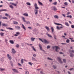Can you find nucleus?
I'll return each mask as SVG.
<instances>
[{
  "instance_id": "obj_48",
  "label": "nucleus",
  "mask_w": 74,
  "mask_h": 74,
  "mask_svg": "<svg viewBox=\"0 0 74 74\" xmlns=\"http://www.w3.org/2000/svg\"><path fill=\"white\" fill-rule=\"evenodd\" d=\"M3 19H8V18H7V17H3Z\"/></svg>"
},
{
  "instance_id": "obj_44",
  "label": "nucleus",
  "mask_w": 74,
  "mask_h": 74,
  "mask_svg": "<svg viewBox=\"0 0 74 74\" xmlns=\"http://www.w3.org/2000/svg\"><path fill=\"white\" fill-rule=\"evenodd\" d=\"M47 59L48 60H53V59H51V58H49V57H48L47 58Z\"/></svg>"
},
{
  "instance_id": "obj_57",
  "label": "nucleus",
  "mask_w": 74,
  "mask_h": 74,
  "mask_svg": "<svg viewBox=\"0 0 74 74\" xmlns=\"http://www.w3.org/2000/svg\"><path fill=\"white\" fill-rule=\"evenodd\" d=\"M3 18L1 15H0V19H3Z\"/></svg>"
},
{
  "instance_id": "obj_3",
  "label": "nucleus",
  "mask_w": 74,
  "mask_h": 74,
  "mask_svg": "<svg viewBox=\"0 0 74 74\" xmlns=\"http://www.w3.org/2000/svg\"><path fill=\"white\" fill-rule=\"evenodd\" d=\"M52 47L53 48V49H55V51H56V52H58V49H60V47L58 46H53Z\"/></svg>"
},
{
  "instance_id": "obj_5",
  "label": "nucleus",
  "mask_w": 74,
  "mask_h": 74,
  "mask_svg": "<svg viewBox=\"0 0 74 74\" xmlns=\"http://www.w3.org/2000/svg\"><path fill=\"white\" fill-rule=\"evenodd\" d=\"M18 1H16V3H12V2H10V4H11V5H13L15 7H16V6L17 4H18Z\"/></svg>"
},
{
  "instance_id": "obj_37",
  "label": "nucleus",
  "mask_w": 74,
  "mask_h": 74,
  "mask_svg": "<svg viewBox=\"0 0 74 74\" xmlns=\"http://www.w3.org/2000/svg\"><path fill=\"white\" fill-rule=\"evenodd\" d=\"M4 34V33H3L2 32H1L0 33V34L1 36H3Z\"/></svg>"
},
{
  "instance_id": "obj_7",
  "label": "nucleus",
  "mask_w": 74,
  "mask_h": 74,
  "mask_svg": "<svg viewBox=\"0 0 74 74\" xmlns=\"http://www.w3.org/2000/svg\"><path fill=\"white\" fill-rule=\"evenodd\" d=\"M7 56L8 59L10 60H11L12 59V57H11V56H10V54H7Z\"/></svg>"
},
{
  "instance_id": "obj_26",
  "label": "nucleus",
  "mask_w": 74,
  "mask_h": 74,
  "mask_svg": "<svg viewBox=\"0 0 74 74\" xmlns=\"http://www.w3.org/2000/svg\"><path fill=\"white\" fill-rule=\"evenodd\" d=\"M10 42L11 44H13L14 43V42L13 40H10Z\"/></svg>"
},
{
  "instance_id": "obj_21",
  "label": "nucleus",
  "mask_w": 74,
  "mask_h": 74,
  "mask_svg": "<svg viewBox=\"0 0 74 74\" xmlns=\"http://www.w3.org/2000/svg\"><path fill=\"white\" fill-rule=\"evenodd\" d=\"M36 39L35 38H33V37H32L31 38V40L32 41H34V40Z\"/></svg>"
},
{
  "instance_id": "obj_47",
  "label": "nucleus",
  "mask_w": 74,
  "mask_h": 74,
  "mask_svg": "<svg viewBox=\"0 0 74 74\" xmlns=\"http://www.w3.org/2000/svg\"><path fill=\"white\" fill-rule=\"evenodd\" d=\"M5 41L6 42V44H7V43H8V40L7 39H5Z\"/></svg>"
},
{
  "instance_id": "obj_1",
  "label": "nucleus",
  "mask_w": 74,
  "mask_h": 74,
  "mask_svg": "<svg viewBox=\"0 0 74 74\" xmlns=\"http://www.w3.org/2000/svg\"><path fill=\"white\" fill-rule=\"evenodd\" d=\"M35 9L34 10V12L35 15H37L38 14V9H39V8L37 6V4L36 3L34 4Z\"/></svg>"
},
{
  "instance_id": "obj_4",
  "label": "nucleus",
  "mask_w": 74,
  "mask_h": 74,
  "mask_svg": "<svg viewBox=\"0 0 74 74\" xmlns=\"http://www.w3.org/2000/svg\"><path fill=\"white\" fill-rule=\"evenodd\" d=\"M22 19L23 22H25L26 24H30V21H26V20H25V17H22Z\"/></svg>"
},
{
  "instance_id": "obj_28",
  "label": "nucleus",
  "mask_w": 74,
  "mask_h": 74,
  "mask_svg": "<svg viewBox=\"0 0 74 74\" xmlns=\"http://www.w3.org/2000/svg\"><path fill=\"white\" fill-rule=\"evenodd\" d=\"M51 31L53 33L54 32V29H53V27H51Z\"/></svg>"
},
{
  "instance_id": "obj_41",
  "label": "nucleus",
  "mask_w": 74,
  "mask_h": 74,
  "mask_svg": "<svg viewBox=\"0 0 74 74\" xmlns=\"http://www.w3.org/2000/svg\"><path fill=\"white\" fill-rule=\"evenodd\" d=\"M26 4L27 5H31V4H30V3H29V2L27 3Z\"/></svg>"
},
{
  "instance_id": "obj_36",
  "label": "nucleus",
  "mask_w": 74,
  "mask_h": 74,
  "mask_svg": "<svg viewBox=\"0 0 74 74\" xmlns=\"http://www.w3.org/2000/svg\"><path fill=\"white\" fill-rule=\"evenodd\" d=\"M38 3H39V4H40V5H42V3L40 2L39 1H38Z\"/></svg>"
},
{
  "instance_id": "obj_61",
  "label": "nucleus",
  "mask_w": 74,
  "mask_h": 74,
  "mask_svg": "<svg viewBox=\"0 0 74 74\" xmlns=\"http://www.w3.org/2000/svg\"><path fill=\"white\" fill-rule=\"evenodd\" d=\"M72 3H73V4H74V0H72Z\"/></svg>"
},
{
  "instance_id": "obj_24",
  "label": "nucleus",
  "mask_w": 74,
  "mask_h": 74,
  "mask_svg": "<svg viewBox=\"0 0 74 74\" xmlns=\"http://www.w3.org/2000/svg\"><path fill=\"white\" fill-rule=\"evenodd\" d=\"M7 11V10L6 9H2L0 10V12H1V11Z\"/></svg>"
},
{
  "instance_id": "obj_25",
  "label": "nucleus",
  "mask_w": 74,
  "mask_h": 74,
  "mask_svg": "<svg viewBox=\"0 0 74 74\" xmlns=\"http://www.w3.org/2000/svg\"><path fill=\"white\" fill-rule=\"evenodd\" d=\"M22 27L23 29H24L25 30H26V28H25V26H24V25H23V24H22Z\"/></svg>"
},
{
  "instance_id": "obj_51",
  "label": "nucleus",
  "mask_w": 74,
  "mask_h": 74,
  "mask_svg": "<svg viewBox=\"0 0 74 74\" xmlns=\"http://www.w3.org/2000/svg\"><path fill=\"white\" fill-rule=\"evenodd\" d=\"M5 16H9V14L7 13L5 14Z\"/></svg>"
},
{
  "instance_id": "obj_55",
  "label": "nucleus",
  "mask_w": 74,
  "mask_h": 74,
  "mask_svg": "<svg viewBox=\"0 0 74 74\" xmlns=\"http://www.w3.org/2000/svg\"><path fill=\"white\" fill-rule=\"evenodd\" d=\"M71 27L72 28V29H74V25H71Z\"/></svg>"
},
{
  "instance_id": "obj_40",
  "label": "nucleus",
  "mask_w": 74,
  "mask_h": 74,
  "mask_svg": "<svg viewBox=\"0 0 74 74\" xmlns=\"http://www.w3.org/2000/svg\"><path fill=\"white\" fill-rule=\"evenodd\" d=\"M66 42L67 43H69V42H70V40L69 39H67L66 41Z\"/></svg>"
},
{
  "instance_id": "obj_27",
  "label": "nucleus",
  "mask_w": 74,
  "mask_h": 74,
  "mask_svg": "<svg viewBox=\"0 0 74 74\" xmlns=\"http://www.w3.org/2000/svg\"><path fill=\"white\" fill-rule=\"evenodd\" d=\"M14 24H15V25H17L18 24V23L16 21H13Z\"/></svg>"
},
{
  "instance_id": "obj_62",
  "label": "nucleus",
  "mask_w": 74,
  "mask_h": 74,
  "mask_svg": "<svg viewBox=\"0 0 74 74\" xmlns=\"http://www.w3.org/2000/svg\"><path fill=\"white\" fill-rule=\"evenodd\" d=\"M59 53H60V54H63V53L62 52H59Z\"/></svg>"
},
{
  "instance_id": "obj_10",
  "label": "nucleus",
  "mask_w": 74,
  "mask_h": 74,
  "mask_svg": "<svg viewBox=\"0 0 74 74\" xmlns=\"http://www.w3.org/2000/svg\"><path fill=\"white\" fill-rule=\"evenodd\" d=\"M12 70L13 71L14 73H19V72L18 71L17 69H12Z\"/></svg>"
},
{
  "instance_id": "obj_30",
  "label": "nucleus",
  "mask_w": 74,
  "mask_h": 74,
  "mask_svg": "<svg viewBox=\"0 0 74 74\" xmlns=\"http://www.w3.org/2000/svg\"><path fill=\"white\" fill-rule=\"evenodd\" d=\"M32 60L33 61H36V59L35 58H34L33 57H32Z\"/></svg>"
},
{
  "instance_id": "obj_29",
  "label": "nucleus",
  "mask_w": 74,
  "mask_h": 74,
  "mask_svg": "<svg viewBox=\"0 0 74 74\" xmlns=\"http://www.w3.org/2000/svg\"><path fill=\"white\" fill-rule=\"evenodd\" d=\"M62 60L64 63H66V59H63Z\"/></svg>"
},
{
  "instance_id": "obj_22",
  "label": "nucleus",
  "mask_w": 74,
  "mask_h": 74,
  "mask_svg": "<svg viewBox=\"0 0 74 74\" xmlns=\"http://www.w3.org/2000/svg\"><path fill=\"white\" fill-rule=\"evenodd\" d=\"M54 17L55 18H56V19H58L59 18V16L56 15H54Z\"/></svg>"
},
{
  "instance_id": "obj_14",
  "label": "nucleus",
  "mask_w": 74,
  "mask_h": 74,
  "mask_svg": "<svg viewBox=\"0 0 74 74\" xmlns=\"http://www.w3.org/2000/svg\"><path fill=\"white\" fill-rule=\"evenodd\" d=\"M53 69H55V70H56V69H57V66L56 65H53Z\"/></svg>"
},
{
  "instance_id": "obj_38",
  "label": "nucleus",
  "mask_w": 74,
  "mask_h": 74,
  "mask_svg": "<svg viewBox=\"0 0 74 74\" xmlns=\"http://www.w3.org/2000/svg\"><path fill=\"white\" fill-rule=\"evenodd\" d=\"M6 29H9V30H14L11 27H9V28L6 27Z\"/></svg>"
},
{
  "instance_id": "obj_9",
  "label": "nucleus",
  "mask_w": 74,
  "mask_h": 74,
  "mask_svg": "<svg viewBox=\"0 0 74 74\" xmlns=\"http://www.w3.org/2000/svg\"><path fill=\"white\" fill-rule=\"evenodd\" d=\"M69 52L70 54L74 53V50L71 49L69 50Z\"/></svg>"
},
{
  "instance_id": "obj_16",
  "label": "nucleus",
  "mask_w": 74,
  "mask_h": 74,
  "mask_svg": "<svg viewBox=\"0 0 74 74\" xmlns=\"http://www.w3.org/2000/svg\"><path fill=\"white\" fill-rule=\"evenodd\" d=\"M15 27L16 29H18V30H20V29H21V27H20L19 26H16Z\"/></svg>"
},
{
  "instance_id": "obj_54",
  "label": "nucleus",
  "mask_w": 74,
  "mask_h": 74,
  "mask_svg": "<svg viewBox=\"0 0 74 74\" xmlns=\"http://www.w3.org/2000/svg\"><path fill=\"white\" fill-rule=\"evenodd\" d=\"M28 28L29 29H32V27H28Z\"/></svg>"
},
{
  "instance_id": "obj_60",
  "label": "nucleus",
  "mask_w": 74,
  "mask_h": 74,
  "mask_svg": "<svg viewBox=\"0 0 74 74\" xmlns=\"http://www.w3.org/2000/svg\"><path fill=\"white\" fill-rule=\"evenodd\" d=\"M62 16H64V18H65V17H66V16H65V14H62Z\"/></svg>"
},
{
  "instance_id": "obj_45",
  "label": "nucleus",
  "mask_w": 74,
  "mask_h": 74,
  "mask_svg": "<svg viewBox=\"0 0 74 74\" xmlns=\"http://www.w3.org/2000/svg\"><path fill=\"white\" fill-rule=\"evenodd\" d=\"M59 63L60 64H63V62L62 61V60H61L60 61H59Z\"/></svg>"
},
{
  "instance_id": "obj_59",
  "label": "nucleus",
  "mask_w": 74,
  "mask_h": 74,
  "mask_svg": "<svg viewBox=\"0 0 74 74\" xmlns=\"http://www.w3.org/2000/svg\"><path fill=\"white\" fill-rule=\"evenodd\" d=\"M73 69H74V68H71L69 69V70H70V71H71V70H73Z\"/></svg>"
},
{
  "instance_id": "obj_53",
  "label": "nucleus",
  "mask_w": 74,
  "mask_h": 74,
  "mask_svg": "<svg viewBox=\"0 0 74 74\" xmlns=\"http://www.w3.org/2000/svg\"><path fill=\"white\" fill-rule=\"evenodd\" d=\"M19 47V45L18 44H17L16 45V47L17 48H18Z\"/></svg>"
},
{
  "instance_id": "obj_63",
  "label": "nucleus",
  "mask_w": 74,
  "mask_h": 74,
  "mask_svg": "<svg viewBox=\"0 0 74 74\" xmlns=\"http://www.w3.org/2000/svg\"><path fill=\"white\" fill-rule=\"evenodd\" d=\"M70 14V13L69 12H68V13L66 14V15H69Z\"/></svg>"
},
{
  "instance_id": "obj_42",
  "label": "nucleus",
  "mask_w": 74,
  "mask_h": 74,
  "mask_svg": "<svg viewBox=\"0 0 74 74\" xmlns=\"http://www.w3.org/2000/svg\"><path fill=\"white\" fill-rule=\"evenodd\" d=\"M25 74H29V72L28 71H25Z\"/></svg>"
},
{
  "instance_id": "obj_39",
  "label": "nucleus",
  "mask_w": 74,
  "mask_h": 74,
  "mask_svg": "<svg viewBox=\"0 0 74 74\" xmlns=\"http://www.w3.org/2000/svg\"><path fill=\"white\" fill-rule=\"evenodd\" d=\"M21 64L23 63V59H22L21 60Z\"/></svg>"
},
{
  "instance_id": "obj_19",
  "label": "nucleus",
  "mask_w": 74,
  "mask_h": 74,
  "mask_svg": "<svg viewBox=\"0 0 74 74\" xmlns=\"http://www.w3.org/2000/svg\"><path fill=\"white\" fill-rule=\"evenodd\" d=\"M5 70L4 68H0V71H4Z\"/></svg>"
},
{
  "instance_id": "obj_15",
  "label": "nucleus",
  "mask_w": 74,
  "mask_h": 74,
  "mask_svg": "<svg viewBox=\"0 0 74 74\" xmlns=\"http://www.w3.org/2000/svg\"><path fill=\"white\" fill-rule=\"evenodd\" d=\"M31 48H32L33 50V51H35V52H36V49L35 48H34V46H32Z\"/></svg>"
},
{
  "instance_id": "obj_56",
  "label": "nucleus",
  "mask_w": 74,
  "mask_h": 74,
  "mask_svg": "<svg viewBox=\"0 0 74 74\" xmlns=\"http://www.w3.org/2000/svg\"><path fill=\"white\" fill-rule=\"evenodd\" d=\"M0 60L2 62H4V59H3L2 58H1Z\"/></svg>"
},
{
  "instance_id": "obj_8",
  "label": "nucleus",
  "mask_w": 74,
  "mask_h": 74,
  "mask_svg": "<svg viewBox=\"0 0 74 74\" xmlns=\"http://www.w3.org/2000/svg\"><path fill=\"white\" fill-rule=\"evenodd\" d=\"M12 52H11L12 53H13V54H15V53H16V51L15 50V49H12Z\"/></svg>"
},
{
  "instance_id": "obj_17",
  "label": "nucleus",
  "mask_w": 74,
  "mask_h": 74,
  "mask_svg": "<svg viewBox=\"0 0 74 74\" xmlns=\"http://www.w3.org/2000/svg\"><path fill=\"white\" fill-rule=\"evenodd\" d=\"M45 28L48 31H50V29H49V27H47V26H45Z\"/></svg>"
},
{
  "instance_id": "obj_18",
  "label": "nucleus",
  "mask_w": 74,
  "mask_h": 74,
  "mask_svg": "<svg viewBox=\"0 0 74 74\" xmlns=\"http://www.w3.org/2000/svg\"><path fill=\"white\" fill-rule=\"evenodd\" d=\"M69 56L71 58H73L74 56V55L73 54H70Z\"/></svg>"
},
{
  "instance_id": "obj_43",
  "label": "nucleus",
  "mask_w": 74,
  "mask_h": 74,
  "mask_svg": "<svg viewBox=\"0 0 74 74\" xmlns=\"http://www.w3.org/2000/svg\"><path fill=\"white\" fill-rule=\"evenodd\" d=\"M28 64L30 65V66H32V65H33V63H32L31 62H28Z\"/></svg>"
},
{
  "instance_id": "obj_23",
  "label": "nucleus",
  "mask_w": 74,
  "mask_h": 74,
  "mask_svg": "<svg viewBox=\"0 0 74 74\" xmlns=\"http://www.w3.org/2000/svg\"><path fill=\"white\" fill-rule=\"evenodd\" d=\"M10 64L12 66H13V62H12V61H10Z\"/></svg>"
},
{
  "instance_id": "obj_11",
  "label": "nucleus",
  "mask_w": 74,
  "mask_h": 74,
  "mask_svg": "<svg viewBox=\"0 0 74 74\" xmlns=\"http://www.w3.org/2000/svg\"><path fill=\"white\" fill-rule=\"evenodd\" d=\"M46 34L48 37H49L50 38H52V36L50 34H49L48 32L46 33Z\"/></svg>"
},
{
  "instance_id": "obj_35",
  "label": "nucleus",
  "mask_w": 74,
  "mask_h": 74,
  "mask_svg": "<svg viewBox=\"0 0 74 74\" xmlns=\"http://www.w3.org/2000/svg\"><path fill=\"white\" fill-rule=\"evenodd\" d=\"M9 7L10 8L12 9H13L14 8V7H13V6H12V5H10L9 6Z\"/></svg>"
},
{
  "instance_id": "obj_64",
  "label": "nucleus",
  "mask_w": 74,
  "mask_h": 74,
  "mask_svg": "<svg viewBox=\"0 0 74 74\" xmlns=\"http://www.w3.org/2000/svg\"><path fill=\"white\" fill-rule=\"evenodd\" d=\"M68 73L69 74H71V73H70V72L69 71H68Z\"/></svg>"
},
{
  "instance_id": "obj_12",
  "label": "nucleus",
  "mask_w": 74,
  "mask_h": 74,
  "mask_svg": "<svg viewBox=\"0 0 74 74\" xmlns=\"http://www.w3.org/2000/svg\"><path fill=\"white\" fill-rule=\"evenodd\" d=\"M51 9L52 10H54V11H55V10H57V9L55 6H52L51 7Z\"/></svg>"
},
{
  "instance_id": "obj_6",
  "label": "nucleus",
  "mask_w": 74,
  "mask_h": 74,
  "mask_svg": "<svg viewBox=\"0 0 74 74\" xmlns=\"http://www.w3.org/2000/svg\"><path fill=\"white\" fill-rule=\"evenodd\" d=\"M39 47L41 51H43V52H45V50H44L43 49H42V46H41V44H39Z\"/></svg>"
},
{
  "instance_id": "obj_32",
  "label": "nucleus",
  "mask_w": 74,
  "mask_h": 74,
  "mask_svg": "<svg viewBox=\"0 0 74 74\" xmlns=\"http://www.w3.org/2000/svg\"><path fill=\"white\" fill-rule=\"evenodd\" d=\"M55 25H61V26H63V25H62V24H61L59 23H55Z\"/></svg>"
},
{
  "instance_id": "obj_49",
  "label": "nucleus",
  "mask_w": 74,
  "mask_h": 74,
  "mask_svg": "<svg viewBox=\"0 0 74 74\" xmlns=\"http://www.w3.org/2000/svg\"><path fill=\"white\" fill-rule=\"evenodd\" d=\"M51 48V47L49 45L47 46V49H49Z\"/></svg>"
},
{
  "instance_id": "obj_58",
  "label": "nucleus",
  "mask_w": 74,
  "mask_h": 74,
  "mask_svg": "<svg viewBox=\"0 0 74 74\" xmlns=\"http://www.w3.org/2000/svg\"><path fill=\"white\" fill-rule=\"evenodd\" d=\"M16 34L18 35H19V34H20V33H19V32H17L16 33Z\"/></svg>"
},
{
  "instance_id": "obj_31",
  "label": "nucleus",
  "mask_w": 74,
  "mask_h": 74,
  "mask_svg": "<svg viewBox=\"0 0 74 74\" xmlns=\"http://www.w3.org/2000/svg\"><path fill=\"white\" fill-rule=\"evenodd\" d=\"M65 25H66V26H69V23H67L65 22Z\"/></svg>"
},
{
  "instance_id": "obj_33",
  "label": "nucleus",
  "mask_w": 74,
  "mask_h": 74,
  "mask_svg": "<svg viewBox=\"0 0 74 74\" xmlns=\"http://www.w3.org/2000/svg\"><path fill=\"white\" fill-rule=\"evenodd\" d=\"M52 4L54 5H57V2H55L54 3H53Z\"/></svg>"
},
{
  "instance_id": "obj_13",
  "label": "nucleus",
  "mask_w": 74,
  "mask_h": 74,
  "mask_svg": "<svg viewBox=\"0 0 74 74\" xmlns=\"http://www.w3.org/2000/svg\"><path fill=\"white\" fill-rule=\"evenodd\" d=\"M63 27L61 26L59 27V26H57L56 27L57 29L58 30H60V29H63Z\"/></svg>"
},
{
  "instance_id": "obj_20",
  "label": "nucleus",
  "mask_w": 74,
  "mask_h": 74,
  "mask_svg": "<svg viewBox=\"0 0 74 74\" xmlns=\"http://www.w3.org/2000/svg\"><path fill=\"white\" fill-rule=\"evenodd\" d=\"M2 26H3L7 27L8 26V25L7 24L3 23Z\"/></svg>"
},
{
  "instance_id": "obj_46",
  "label": "nucleus",
  "mask_w": 74,
  "mask_h": 74,
  "mask_svg": "<svg viewBox=\"0 0 74 74\" xmlns=\"http://www.w3.org/2000/svg\"><path fill=\"white\" fill-rule=\"evenodd\" d=\"M58 60H59V61H60V60H62V59L60 57H58Z\"/></svg>"
},
{
  "instance_id": "obj_34",
  "label": "nucleus",
  "mask_w": 74,
  "mask_h": 74,
  "mask_svg": "<svg viewBox=\"0 0 74 74\" xmlns=\"http://www.w3.org/2000/svg\"><path fill=\"white\" fill-rule=\"evenodd\" d=\"M23 15L26 16H28V14L27 13H24L23 14Z\"/></svg>"
},
{
  "instance_id": "obj_2",
  "label": "nucleus",
  "mask_w": 74,
  "mask_h": 74,
  "mask_svg": "<svg viewBox=\"0 0 74 74\" xmlns=\"http://www.w3.org/2000/svg\"><path fill=\"white\" fill-rule=\"evenodd\" d=\"M38 39L40 41H41L42 42H44L45 44H49V42L47 41L45 39H43L42 40L39 38Z\"/></svg>"
},
{
  "instance_id": "obj_50",
  "label": "nucleus",
  "mask_w": 74,
  "mask_h": 74,
  "mask_svg": "<svg viewBox=\"0 0 74 74\" xmlns=\"http://www.w3.org/2000/svg\"><path fill=\"white\" fill-rule=\"evenodd\" d=\"M64 4H65V5H68V3H67V2H65L64 3Z\"/></svg>"
},
{
  "instance_id": "obj_52",
  "label": "nucleus",
  "mask_w": 74,
  "mask_h": 74,
  "mask_svg": "<svg viewBox=\"0 0 74 74\" xmlns=\"http://www.w3.org/2000/svg\"><path fill=\"white\" fill-rule=\"evenodd\" d=\"M33 56H34V57H36V56H37V55H36V54H34L33 55Z\"/></svg>"
}]
</instances>
